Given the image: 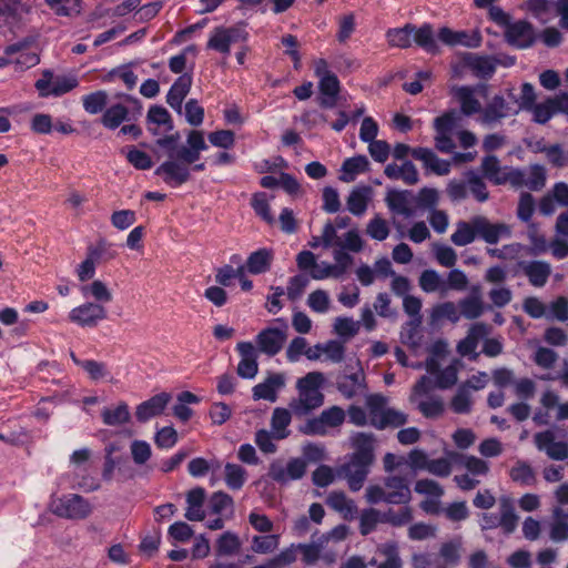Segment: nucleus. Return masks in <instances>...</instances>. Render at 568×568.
Masks as SVG:
<instances>
[{
    "mask_svg": "<svg viewBox=\"0 0 568 568\" xmlns=\"http://www.w3.org/2000/svg\"><path fill=\"white\" fill-rule=\"evenodd\" d=\"M325 376L321 372H310L296 382L297 397L292 398L288 407L297 417L307 416L324 404L321 392Z\"/></svg>",
    "mask_w": 568,
    "mask_h": 568,
    "instance_id": "obj_1",
    "label": "nucleus"
},
{
    "mask_svg": "<svg viewBox=\"0 0 568 568\" xmlns=\"http://www.w3.org/2000/svg\"><path fill=\"white\" fill-rule=\"evenodd\" d=\"M365 498L372 505L379 503L402 505L409 503L412 493L405 477L387 476L383 485H368L365 490Z\"/></svg>",
    "mask_w": 568,
    "mask_h": 568,
    "instance_id": "obj_2",
    "label": "nucleus"
},
{
    "mask_svg": "<svg viewBox=\"0 0 568 568\" xmlns=\"http://www.w3.org/2000/svg\"><path fill=\"white\" fill-rule=\"evenodd\" d=\"M463 180L453 179L447 183L446 193L454 202H460L468 197L467 186H470V195L477 202H486L489 199V192L484 178L474 170H468L463 174Z\"/></svg>",
    "mask_w": 568,
    "mask_h": 568,
    "instance_id": "obj_3",
    "label": "nucleus"
},
{
    "mask_svg": "<svg viewBox=\"0 0 568 568\" xmlns=\"http://www.w3.org/2000/svg\"><path fill=\"white\" fill-rule=\"evenodd\" d=\"M322 240H324V248H332L333 251L342 248L347 253H359L365 245L357 229L348 230L344 233L343 237H341L336 226L331 221L326 222L323 226Z\"/></svg>",
    "mask_w": 568,
    "mask_h": 568,
    "instance_id": "obj_4",
    "label": "nucleus"
},
{
    "mask_svg": "<svg viewBox=\"0 0 568 568\" xmlns=\"http://www.w3.org/2000/svg\"><path fill=\"white\" fill-rule=\"evenodd\" d=\"M345 410L339 406H331L316 417L307 419L301 432L311 436H325L333 428H338L345 422Z\"/></svg>",
    "mask_w": 568,
    "mask_h": 568,
    "instance_id": "obj_5",
    "label": "nucleus"
},
{
    "mask_svg": "<svg viewBox=\"0 0 568 568\" xmlns=\"http://www.w3.org/2000/svg\"><path fill=\"white\" fill-rule=\"evenodd\" d=\"M193 162L185 161L181 156L180 151L176 153H169V159L159 165L154 173L161 176L168 185L178 187L190 180V165Z\"/></svg>",
    "mask_w": 568,
    "mask_h": 568,
    "instance_id": "obj_6",
    "label": "nucleus"
},
{
    "mask_svg": "<svg viewBox=\"0 0 568 568\" xmlns=\"http://www.w3.org/2000/svg\"><path fill=\"white\" fill-rule=\"evenodd\" d=\"M334 263L321 262L317 263L313 270L310 272V276L313 280L322 281L326 278H342L348 271V268L353 265L354 258L347 252H344L342 248L334 250L332 252Z\"/></svg>",
    "mask_w": 568,
    "mask_h": 568,
    "instance_id": "obj_7",
    "label": "nucleus"
},
{
    "mask_svg": "<svg viewBox=\"0 0 568 568\" xmlns=\"http://www.w3.org/2000/svg\"><path fill=\"white\" fill-rule=\"evenodd\" d=\"M50 507L53 514L68 519H83L92 511L89 501L77 494H69L54 498L52 499Z\"/></svg>",
    "mask_w": 568,
    "mask_h": 568,
    "instance_id": "obj_8",
    "label": "nucleus"
},
{
    "mask_svg": "<svg viewBox=\"0 0 568 568\" xmlns=\"http://www.w3.org/2000/svg\"><path fill=\"white\" fill-rule=\"evenodd\" d=\"M248 33L241 26L216 27L210 34L207 49L217 51L224 55L230 54L231 45L239 42H246Z\"/></svg>",
    "mask_w": 568,
    "mask_h": 568,
    "instance_id": "obj_9",
    "label": "nucleus"
},
{
    "mask_svg": "<svg viewBox=\"0 0 568 568\" xmlns=\"http://www.w3.org/2000/svg\"><path fill=\"white\" fill-rule=\"evenodd\" d=\"M275 322L280 323L281 327L264 328L255 337L257 352L264 353L267 356L278 354L287 339L288 325L286 321L276 318Z\"/></svg>",
    "mask_w": 568,
    "mask_h": 568,
    "instance_id": "obj_10",
    "label": "nucleus"
},
{
    "mask_svg": "<svg viewBox=\"0 0 568 568\" xmlns=\"http://www.w3.org/2000/svg\"><path fill=\"white\" fill-rule=\"evenodd\" d=\"M372 466L371 463L347 455L346 462L337 468V475L347 481L352 491H358L363 487Z\"/></svg>",
    "mask_w": 568,
    "mask_h": 568,
    "instance_id": "obj_11",
    "label": "nucleus"
},
{
    "mask_svg": "<svg viewBox=\"0 0 568 568\" xmlns=\"http://www.w3.org/2000/svg\"><path fill=\"white\" fill-rule=\"evenodd\" d=\"M6 54L13 55L14 64L21 70L32 68L40 61L36 40L30 37L7 45Z\"/></svg>",
    "mask_w": 568,
    "mask_h": 568,
    "instance_id": "obj_12",
    "label": "nucleus"
},
{
    "mask_svg": "<svg viewBox=\"0 0 568 568\" xmlns=\"http://www.w3.org/2000/svg\"><path fill=\"white\" fill-rule=\"evenodd\" d=\"M514 170L515 168H503L496 155L484 156L480 164L481 176L495 185L516 182L518 173L514 172Z\"/></svg>",
    "mask_w": 568,
    "mask_h": 568,
    "instance_id": "obj_13",
    "label": "nucleus"
},
{
    "mask_svg": "<svg viewBox=\"0 0 568 568\" xmlns=\"http://www.w3.org/2000/svg\"><path fill=\"white\" fill-rule=\"evenodd\" d=\"M106 314L102 304L87 302L72 308L69 313V320L82 327H95L106 318Z\"/></svg>",
    "mask_w": 568,
    "mask_h": 568,
    "instance_id": "obj_14",
    "label": "nucleus"
},
{
    "mask_svg": "<svg viewBox=\"0 0 568 568\" xmlns=\"http://www.w3.org/2000/svg\"><path fill=\"white\" fill-rule=\"evenodd\" d=\"M306 470V464L300 458H293L285 465L282 460L275 459L270 464L268 476L281 484L302 478Z\"/></svg>",
    "mask_w": 568,
    "mask_h": 568,
    "instance_id": "obj_15",
    "label": "nucleus"
},
{
    "mask_svg": "<svg viewBox=\"0 0 568 568\" xmlns=\"http://www.w3.org/2000/svg\"><path fill=\"white\" fill-rule=\"evenodd\" d=\"M534 443L537 449L545 452L550 459L565 460L568 458V444L565 440H557L552 429L537 433L534 436Z\"/></svg>",
    "mask_w": 568,
    "mask_h": 568,
    "instance_id": "obj_16",
    "label": "nucleus"
},
{
    "mask_svg": "<svg viewBox=\"0 0 568 568\" xmlns=\"http://www.w3.org/2000/svg\"><path fill=\"white\" fill-rule=\"evenodd\" d=\"M412 156L422 162L426 173H433L439 176L448 175L452 170V162L438 158V155L428 148H414Z\"/></svg>",
    "mask_w": 568,
    "mask_h": 568,
    "instance_id": "obj_17",
    "label": "nucleus"
},
{
    "mask_svg": "<svg viewBox=\"0 0 568 568\" xmlns=\"http://www.w3.org/2000/svg\"><path fill=\"white\" fill-rule=\"evenodd\" d=\"M241 359L237 365V375L245 379L254 378L258 373V352L252 342H240L236 345Z\"/></svg>",
    "mask_w": 568,
    "mask_h": 568,
    "instance_id": "obj_18",
    "label": "nucleus"
},
{
    "mask_svg": "<svg viewBox=\"0 0 568 568\" xmlns=\"http://www.w3.org/2000/svg\"><path fill=\"white\" fill-rule=\"evenodd\" d=\"M349 445L353 452L348 456L374 464L375 449L377 445L374 434L357 432L349 437Z\"/></svg>",
    "mask_w": 568,
    "mask_h": 568,
    "instance_id": "obj_19",
    "label": "nucleus"
},
{
    "mask_svg": "<svg viewBox=\"0 0 568 568\" xmlns=\"http://www.w3.org/2000/svg\"><path fill=\"white\" fill-rule=\"evenodd\" d=\"M514 172L518 173L517 181L511 182V186L527 187L530 191H539L546 184V170L542 165L534 164L530 165L527 170L516 169Z\"/></svg>",
    "mask_w": 568,
    "mask_h": 568,
    "instance_id": "obj_20",
    "label": "nucleus"
},
{
    "mask_svg": "<svg viewBox=\"0 0 568 568\" xmlns=\"http://www.w3.org/2000/svg\"><path fill=\"white\" fill-rule=\"evenodd\" d=\"M171 399V394L163 392L142 402L135 409L136 419L141 423H145L152 417L161 415Z\"/></svg>",
    "mask_w": 568,
    "mask_h": 568,
    "instance_id": "obj_21",
    "label": "nucleus"
},
{
    "mask_svg": "<svg viewBox=\"0 0 568 568\" xmlns=\"http://www.w3.org/2000/svg\"><path fill=\"white\" fill-rule=\"evenodd\" d=\"M477 234L488 244H496L501 237L510 235L509 226L504 223H490L485 216H475Z\"/></svg>",
    "mask_w": 568,
    "mask_h": 568,
    "instance_id": "obj_22",
    "label": "nucleus"
},
{
    "mask_svg": "<svg viewBox=\"0 0 568 568\" xmlns=\"http://www.w3.org/2000/svg\"><path fill=\"white\" fill-rule=\"evenodd\" d=\"M285 382L283 373L270 374L262 383L253 387V398L274 403L277 399V393L285 386Z\"/></svg>",
    "mask_w": 568,
    "mask_h": 568,
    "instance_id": "obj_23",
    "label": "nucleus"
},
{
    "mask_svg": "<svg viewBox=\"0 0 568 568\" xmlns=\"http://www.w3.org/2000/svg\"><path fill=\"white\" fill-rule=\"evenodd\" d=\"M505 37L509 44L525 49L534 43V29L527 21H517L506 27Z\"/></svg>",
    "mask_w": 568,
    "mask_h": 568,
    "instance_id": "obj_24",
    "label": "nucleus"
},
{
    "mask_svg": "<svg viewBox=\"0 0 568 568\" xmlns=\"http://www.w3.org/2000/svg\"><path fill=\"white\" fill-rule=\"evenodd\" d=\"M518 266L535 287H544L551 274V265L546 261H521Z\"/></svg>",
    "mask_w": 568,
    "mask_h": 568,
    "instance_id": "obj_25",
    "label": "nucleus"
},
{
    "mask_svg": "<svg viewBox=\"0 0 568 568\" xmlns=\"http://www.w3.org/2000/svg\"><path fill=\"white\" fill-rule=\"evenodd\" d=\"M337 390L347 399L355 397L366 389L365 374L358 368L352 374H343L336 381Z\"/></svg>",
    "mask_w": 568,
    "mask_h": 568,
    "instance_id": "obj_26",
    "label": "nucleus"
},
{
    "mask_svg": "<svg viewBox=\"0 0 568 568\" xmlns=\"http://www.w3.org/2000/svg\"><path fill=\"white\" fill-rule=\"evenodd\" d=\"M458 307L462 317L466 320H477L485 313L486 308H488L489 306H486L483 301L480 287L478 285H475L471 287L470 295L458 301Z\"/></svg>",
    "mask_w": 568,
    "mask_h": 568,
    "instance_id": "obj_27",
    "label": "nucleus"
},
{
    "mask_svg": "<svg viewBox=\"0 0 568 568\" xmlns=\"http://www.w3.org/2000/svg\"><path fill=\"white\" fill-rule=\"evenodd\" d=\"M438 39L447 45H464L467 48H477L481 43V37L477 31L468 33L466 31H454L444 27L438 32Z\"/></svg>",
    "mask_w": 568,
    "mask_h": 568,
    "instance_id": "obj_28",
    "label": "nucleus"
},
{
    "mask_svg": "<svg viewBox=\"0 0 568 568\" xmlns=\"http://www.w3.org/2000/svg\"><path fill=\"white\" fill-rule=\"evenodd\" d=\"M192 87V77L189 74L180 75L166 94V103L178 113H183V101Z\"/></svg>",
    "mask_w": 568,
    "mask_h": 568,
    "instance_id": "obj_29",
    "label": "nucleus"
},
{
    "mask_svg": "<svg viewBox=\"0 0 568 568\" xmlns=\"http://www.w3.org/2000/svg\"><path fill=\"white\" fill-rule=\"evenodd\" d=\"M511 114V109L504 97L495 95L483 109L480 122L491 125Z\"/></svg>",
    "mask_w": 568,
    "mask_h": 568,
    "instance_id": "obj_30",
    "label": "nucleus"
},
{
    "mask_svg": "<svg viewBox=\"0 0 568 568\" xmlns=\"http://www.w3.org/2000/svg\"><path fill=\"white\" fill-rule=\"evenodd\" d=\"M384 174L390 180H400L406 185H415L419 182V174L410 161L403 164L389 163L385 166Z\"/></svg>",
    "mask_w": 568,
    "mask_h": 568,
    "instance_id": "obj_31",
    "label": "nucleus"
},
{
    "mask_svg": "<svg viewBox=\"0 0 568 568\" xmlns=\"http://www.w3.org/2000/svg\"><path fill=\"white\" fill-rule=\"evenodd\" d=\"M293 415H294V413L291 410L290 407L288 408L276 407L273 409L270 426H271L273 437L276 440L285 439L291 435V430L288 429V426L292 423Z\"/></svg>",
    "mask_w": 568,
    "mask_h": 568,
    "instance_id": "obj_32",
    "label": "nucleus"
},
{
    "mask_svg": "<svg viewBox=\"0 0 568 568\" xmlns=\"http://www.w3.org/2000/svg\"><path fill=\"white\" fill-rule=\"evenodd\" d=\"M205 489L202 487H196L191 489L186 494V510L185 518L191 521H202L204 520L206 514L203 509L204 500H205Z\"/></svg>",
    "mask_w": 568,
    "mask_h": 568,
    "instance_id": "obj_33",
    "label": "nucleus"
},
{
    "mask_svg": "<svg viewBox=\"0 0 568 568\" xmlns=\"http://www.w3.org/2000/svg\"><path fill=\"white\" fill-rule=\"evenodd\" d=\"M187 146H181V156L187 162H196L202 151L207 150L203 131L191 130L186 136Z\"/></svg>",
    "mask_w": 568,
    "mask_h": 568,
    "instance_id": "obj_34",
    "label": "nucleus"
},
{
    "mask_svg": "<svg viewBox=\"0 0 568 568\" xmlns=\"http://www.w3.org/2000/svg\"><path fill=\"white\" fill-rule=\"evenodd\" d=\"M460 367V361L454 359L445 368H442V364H438V371L428 373L434 377V386L439 389H449L458 381V371Z\"/></svg>",
    "mask_w": 568,
    "mask_h": 568,
    "instance_id": "obj_35",
    "label": "nucleus"
},
{
    "mask_svg": "<svg viewBox=\"0 0 568 568\" xmlns=\"http://www.w3.org/2000/svg\"><path fill=\"white\" fill-rule=\"evenodd\" d=\"M326 504L329 508L339 513L346 520H351L356 516L357 507L355 503L343 491L329 493Z\"/></svg>",
    "mask_w": 568,
    "mask_h": 568,
    "instance_id": "obj_36",
    "label": "nucleus"
},
{
    "mask_svg": "<svg viewBox=\"0 0 568 568\" xmlns=\"http://www.w3.org/2000/svg\"><path fill=\"white\" fill-rule=\"evenodd\" d=\"M273 258L274 254L272 250L260 248L248 255L246 270L254 275L266 273L271 268Z\"/></svg>",
    "mask_w": 568,
    "mask_h": 568,
    "instance_id": "obj_37",
    "label": "nucleus"
},
{
    "mask_svg": "<svg viewBox=\"0 0 568 568\" xmlns=\"http://www.w3.org/2000/svg\"><path fill=\"white\" fill-rule=\"evenodd\" d=\"M321 99L320 104L323 108H333L336 104V99L339 93V81L333 73L320 79L318 83Z\"/></svg>",
    "mask_w": 568,
    "mask_h": 568,
    "instance_id": "obj_38",
    "label": "nucleus"
},
{
    "mask_svg": "<svg viewBox=\"0 0 568 568\" xmlns=\"http://www.w3.org/2000/svg\"><path fill=\"white\" fill-rule=\"evenodd\" d=\"M135 63L130 62L126 64H121L108 73H105L101 80L104 83L114 82L116 79H120L128 90H133L138 83V75L133 71V65Z\"/></svg>",
    "mask_w": 568,
    "mask_h": 568,
    "instance_id": "obj_39",
    "label": "nucleus"
},
{
    "mask_svg": "<svg viewBox=\"0 0 568 568\" xmlns=\"http://www.w3.org/2000/svg\"><path fill=\"white\" fill-rule=\"evenodd\" d=\"M385 201L392 213L403 215L407 219L414 215V210L410 205L407 192L390 191L387 193Z\"/></svg>",
    "mask_w": 568,
    "mask_h": 568,
    "instance_id": "obj_40",
    "label": "nucleus"
},
{
    "mask_svg": "<svg viewBox=\"0 0 568 568\" xmlns=\"http://www.w3.org/2000/svg\"><path fill=\"white\" fill-rule=\"evenodd\" d=\"M369 169V162L365 155H357L346 159L342 164L339 180L346 183L353 182L358 174Z\"/></svg>",
    "mask_w": 568,
    "mask_h": 568,
    "instance_id": "obj_41",
    "label": "nucleus"
},
{
    "mask_svg": "<svg viewBox=\"0 0 568 568\" xmlns=\"http://www.w3.org/2000/svg\"><path fill=\"white\" fill-rule=\"evenodd\" d=\"M371 193L369 186H358L352 190L346 200L347 210L356 216L363 215L367 209Z\"/></svg>",
    "mask_w": 568,
    "mask_h": 568,
    "instance_id": "obj_42",
    "label": "nucleus"
},
{
    "mask_svg": "<svg viewBox=\"0 0 568 568\" xmlns=\"http://www.w3.org/2000/svg\"><path fill=\"white\" fill-rule=\"evenodd\" d=\"M101 418L108 426H122L131 419L129 405L125 402H120L114 407H104L101 410Z\"/></svg>",
    "mask_w": 568,
    "mask_h": 568,
    "instance_id": "obj_43",
    "label": "nucleus"
},
{
    "mask_svg": "<svg viewBox=\"0 0 568 568\" xmlns=\"http://www.w3.org/2000/svg\"><path fill=\"white\" fill-rule=\"evenodd\" d=\"M549 537L557 542L568 539V513L561 507H555L552 510Z\"/></svg>",
    "mask_w": 568,
    "mask_h": 568,
    "instance_id": "obj_44",
    "label": "nucleus"
},
{
    "mask_svg": "<svg viewBox=\"0 0 568 568\" xmlns=\"http://www.w3.org/2000/svg\"><path fill=\"white\" fill-rule=\"evenodd\" d=\"M478 236L477 229L475 227V216L470 221H458L456 230L450 235V241L456 246H466L475 241Z\"/></svg>",
    "mask_w": 568,
    "mask_h": 568,
    "instance_id": "obj_45",
    "label": "nucleus"
},
{
    "mask_svg": "<svg viewBox=\"0 0 568 568\" xmlns=\"http://www.w3.org/2000/svg\"><path fill=\"white\" fill-rule=\"evenodd\" d=\"M366 407L368 410L369 423L378 428L382 419L387 410V398L379 394H373L366 398Z\"/></svg>",
    "mask_w": 568,
    "mask_h": 568,
    "instance_id": "obj_46",
    "label": "nucleus"
},
{
    "mask_svg": "<svg viewBox=\"0 0 568 568\" xmlns=\"http://www.w3.org/2000/svg\"><path fill=\"white\" fill-rule=\"evenodd\" d=\"M413 40L418 47L427 52H438V44L435 39L433 27L429 23H424L419 28L414 26Z\"/></svg>",
    "mask_w": 568,
    "mask_h": 568,
    "instance_id": "obj_47",
    "label": "nucleus"
},
{
    "mask_svg": "<svg viewBox=\"0 0 568 568\" xmlns=\"http://www.w3.org/2000/svg\"><path fill=\"white\" fill-rule=\"evenodd\" d=\"M414 24L406 23L402 28L388 29L386 39L389 47L407 49L412 45Z\"/></svg>",
    "mask_w": 568,
    "mask_h": 568,
    "instance_id": "obj_48",
    "label": "nucleus"
},
{
    "mask_svg": "<svg viewBox=\"0 0 568 568\" xmlns=\"http://www.w3.org/2000/svg\"><path fill=\"white\" fill-rule=\"evenodd\" d=\"M449 456L452 459L459 462L473 476H485L489 471L488 463L476 456L462 455L458 453H450Z\"/></svg>",
    "mask_w": 568,
    "mask_h": 568,
    "instance_id": "obj_49",
    "label": "nucleus"
},
{
    "mask_svg": "<svg viewBox=\"0 0 568 568\" xmlns=\"http://www.w3.org/2000/svg\"><path fill=\"white\" fill-rule=\"evenodd\" d=\"M454 95L460 103L462 113L465 115H471L479 112L480 103L474 95V90L469 87H458L454 89Z\"/></svg>",
    "mask_w": 568,
    "mask_h": 568,
    "instance_id": "obj_50",
    "label": "nucleus"
},
{
    "mask_svg": "<svg viewBox=\"0 0 568 568\" xmlns=\"http://www.w3.org/2000/svg\"><path fill=\"white\" fill-rule=\"evenodd\" d=\"M418 284L420 288L426 293L440 292L442 294L447 293V285L440 274L435 270H425L422 272Z\"/></svg>",
    "mask_w": 568,
    "mask_h": 568,
    "instance_id": "obj_51",
    "label": "nucleus"
},
{
    "mask_svg": "<svg viewBox=\"0 0 568 568\" xmlns=\"http://www.w3.org/2000/svg\"><path fill=\"white\" fill-rule=\"evenodd\" d=\"M128 118L129 109L121 103H116L104 111L101 118V122L104 128L114 130L119 128L124 121H126Z\"/></svg>",
    "mask_w": 568,
    "mask_h": 568,
    "instance_id": "obj_52",
    "label": "nucleus"
},
{
    "mask_svg": "<svg viewBox=\"0 0 568 568\" xmlns=\"http://www.w3.org/2000/svg\"><path fill=\"white\" fill-rule=\"evenodd\" d=\"M247 478V471L239 464L226 463L224 467V480L232 490H240Z\"/></svg>",
    "mask_w": 568,
    "mask_h": 568,
    "instance_id": "obj_53",
    "label": "nucleus"
},
{
    "mask_svg": "<svg viewBox=\"0 0 568 568\" xmlns=\"http://www.w3.org/2000/svg\"><path fill=\"white\" fill-rule=\"evenodd\" d=\"M448 355V344L444 339L434 342L429 348V356L425 362V369L427 373H434L438 371V364H442Z\"/></svg>",
    "mask_w": 568,
    "mask_h": 568,
    "instance_id": "obj_54",
    "label": "nucleus"
},
{
    "mask_svg": "<svg viewBox=\"0 0 568 568\" xmlns=\"http://www.w3.org/2000/svg\"><path fill=\"white\" fill-rule=\"evenodd\" d=\"M365 232L372 240L383 242L389 236V223L381 214H375L367 222Z\"/></svg>",
    "mask_w": 568,
    "mask_h": 568,
    "instance_id": "obj_55",
    "label": "nucleus"
},
{
    "mask_svg": "<svg viewBox=\"0 0 568 568\" xmlns=\"http://www.w3.org/2000/svg\"><path fill=\"white\" fill-rule=\"evenodd\" d=\"M430 317L434 322L447 320L456 324L462 318V314L458 305L448 301L435 305L432 310Z\"/></svg>",
    "mask_w": 568,
    "mask_h": 568,
    "instance_id": "obj_56",
    "label": "nucleus"
},
{
    "mask_svg": "<svg viewBox=\"0 0 568 568\" xmlns=\"http://www.w3.org/2000/svg\"><path fill=\"white\" fill-rule=\"evenodd\" d=\"M146 121L149 124V130L156 134V131L152 129V124L158 126H163L165 130H172L173 123L172 118L169 111L161 105H152L146 114Z\"/></svg>",
    "mask_w": 568,
    "mask_h": 568,
    "instance_id": "obj_57",
    "label": "nucleus"
},
{
    "mask_svg": "<svg viewBox=\"0 0 568 568\" xmlns=\"http://www.w3.org/2000/svg\"><path fill=\"white\" fill-rule=\"evenodd\" d=\"M450 408L456 414H469L473 408L471 392L467 385H460L450 400Z\"/></svg>",
    "mask_w": 568,
    "mask_h": 568,
    "instance_id": "obj_58",
    "label": "nucleus"
},
{
    "mask_svg": "<svg viewBox=\"0 0 568 568\" xmlns=\"http://www.w3.org/2000/svg\"><path fill=\"white\" fill-rule=\"evenodd\" d=\"M510 478L520 485L530 486L536 481V474L531 466L524 460H517L509 471Z\"/></svg>",
    "mask_w": 568,
    "mask_h": 568,
    "instance_id": "obj_59",
    "label": "nucleus"
},
{
    "mask_svg": "<svg viewBox=\"0 0 568 568\" xmlns=\"http://www.w3.org/2000/svg\"><path fill=\"white\" fill-rule=\"evenodd\" d=\"M241 541L239 536L232 531H225L216 540L217 555L233 556L239 552Z\"/></svg>",
    "mask_w": 568,
    "mask_h": 568,
    "instance_id": "obj_60",
    "label": "nucleus"
},
{
    "mask_svg": "<svg viewBox=\"0 0 568 568\" xmlns=\"http://www.w3.org/2000/svg\"><path fill=\"white\" fill-rule=\"evenodd\" d=\"M108 103V93L99 90L82 97L83 109L89 114H98L102 112Z\"/></svg>",
    "mask_w": 568,
    "mask_h": 568,
    "instance_id": "obj_61",
    "label": "nucleus"
},
{
    "mask_svg": "<svg viewBox=\"0 0 568 568\" xmlns=\"http://www.w3.org/2000/svg\"><path fill=\"white\" fill-rule=\"evenodd\" d=\"M532 113V121L538 124L547 123L555 114H557L555 104L551 98L534 104L529 110Z\"/></svg>",
    "mask_w": 568,
    "mask_h": 568,
    "instance_id": "obj_62",
    "label": "nucleus"
},
{
    "mask_svg": "<svg viewBox=\"0 0 568 568\" xmlns=\"http://www.w3.org/2000/svg\"><path fill=\"white\" fill-rule=\"evenodd\" d=\"M84 296L91 295L99 304L109 303L112 301V293L102 281H93L90 285L81 287Z\"/></svg>",
    "mask_w": 568,
    "mask_h": 568,
    "instance_id": "obj_63",
    "label": "nucleus"
},
{
    "mask_svg": "<svg viewBox=\"0 0 568 568\" xmlns=\"http://www.w3.org/2000/svg\"><path fill=\"white\" fill-rule=\"evenodd\" d=\"M378 523H384L383 514L375 509H364L359 517V531L366 536L375 530Z\"/></svg>",
    "mask_w": 568,
    "mask_h": 568,
    "instance_id": "obj_64",
    "label": "nucleus"
}]
</instances>
